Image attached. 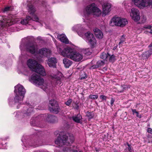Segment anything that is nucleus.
Returning a JSON list of instances; mask_svg holds the SVG:
<instances>
[{"label":"nucleus","instance_id":"48","mask_svg":"<svg viewBox=\"0 0 152 152\" xmlns=\"http://www.w3.org/2000/svg\"><path fill=\"white\" fill-rule=\"evenodd\" d=\"M40 2H41V4H42L44 6H46V2L45 1H42V0H41V1H40Z\"/></svg>","mask_w":152,"mask_h":152},{"label":"nucleus","instance_id":"43","mask_svg":"<svg viewBox=\"0 0 152 152\" xmlns=\"http://www.w3.org/2000/svg\"><path fill=\"white\" fill-rule=\"evenodd\" d=\"M99 67V65H97V64L94 65L91 67L90 68V69H94L98 68Z\"/></svg>","mask_w":152,"mask_h":152},{"label":"nucleus","instance_id":"22","mask_svg":"<svg viewBox=\"0 0 152 152\" xmlns=\"http://www.w3.org/2000/svg\"><path fill=\"white\" fill-rule=\"evenodd\" d=\"M73 120L75 122L79 123H80L82 117L80 114H78L76 115L73 116L72 117Z\"/></svg>","mask_w":152,"mask_h":152},{"label":"nucleus","instance_id":"54","mask_svg":"<svg viewBox=\"0 0 152 152\" xmlns=\"http://www.w3.org/2000/svg\"><path fill=\"white\" fill-rule=\"evenodd\" d=\"M2 42V37L0 36V42Z\"/></svg>","mask_w":152,"mask_h":152},{"label":"nucleus","instance_id":"23","mask_svg":"<svg viewBox=\"0 0 152 152\" xmlns=\"http://www.w3.org/2000/svg\"><path fill=\"white\" fill-rule=\"evenodd\" d=\"M70 47H67L64 48L63 50L60 47H58L57 48V51L58 52L61 54V55L63 56L64 57H66V56H65L64 55V54H67V53L66 51V49H70Z\"/></svg>","mask_w":152,"mask_h":152},{"label":"nucleus","instance_id":"59","mask_svg":"<svg viewBox=\"0 0 152 152\" xmlns=\"http://www.w3.org/2000/svg\"><path fill=\"white\" fill-rule=\"evenodd\" d=\"M33 146H36V145H33Z\"/></svg>","mask_w":152,"mask_h":152},{"label":"nucleus","instance_id":"7","mask_svg":"<svg viewBox=\"0 0 152 152\" xmlns=\"http://www.w3.org/2000/svg\"><path fill=\"white\" fill-rule=\"evenodd\" d=\"M78 34L82 37L88 45L91 46L92 48L94 47L96 45V40L92 33L88 31L83 35L82 33L80 34L78 32Z\"/></svg>","mask_w":152,"mask_h":152},{"label":"nucleus","instance_id":"19","mask_svg":"<svg viewBox=\"0 0 152 152\" xmlns=\"http://www.w3.org/2000/svg\"><path fill=\"white\" fill-rule=\"evenodd\" d=\"M50 111L52 113L57 114L59 112L60 109L58 104H56L53 106H50L49 109Z\"/></svg>","mask_w":152,"mask_h":152},{"label":"nucleus","instance_id":"50","mask_svg":"<svg viewBox=\"0 0 152 152\" xmlns=\"http://www.w3.org/2000/svg\"><path fill=\"white\" fill-rule=\"evenodd\" d=\"M147 32H148L151 34H152V29H151L147 30H146Z\"/></svg>","mask_w":152,"mask_h":152},{"label":"nucleus","instance_id":"12","mask_svg":"<svg viewBox=\"0 0 152 152\" xmlns=\"http://www.w3.org/2000/svg\"><path fill=\"white\" fill-rule=\"evenodd\" d=\"M40 21L38 17L36 15H34L32 17L29 16H26V19L21 20V23L23 25L28 24L30 25L34 21L40 22Z\"/></svg>","mask_w":152,"mask_h":152},{"label":"nucleus","instance_id":"27","mask_svg":"<svg viewBox=\"0 0 152 152\" xmlns=\"http://www.w3.org/2000/svg\"><path fill=\"white\" fill-rule=\"evenodd\" d=\"M110 55L108 53L102 52L100 55V58L104 60H106Z\"/></svg>","mask_w":152,"mask_h":152},{"label":"nucleus","instance_id":"42","mask_svg":"<svg viewBox=\"0 0 152 152\" xmlns=\"http://www.w3.org/2000/svg\"><path fill=\"white\" fill-rule=\"evenodd\" d=\"M104 64L103 61L100 60L97 62L96 64L97 65H99V67L100 66L103 65Z\"/></svg>","mask_w":152,"mask_h":152},{"label":"nucleus","instance_id":"35","mask_svg":"<svg viewBox=\"0 0 152 152\" xmlns=\"http://www.w3.org/2000/svg\"><path fill=\"white\" fill-rule=\"evenodd\" d=\"M86 116L89 119H91L93 117L94 115L93 113L92 112L91 113L89 112H88L86 113Z\"/></svg>","mask_w":152,"mask_h":152},{"label":"nucleus","instance_id":"53","mask_svg":"<svg viewBox=\"0 0 152 152\" xmlns=\"http://www.w3.org/2000/svg\"><path fill=\"white\" fill-rule=\"evenodd\" d=\"M147 137H148V138H152V135H150L149 134H148V135H147Z\"/></svg>","mask_w":152,"mask_h":152},{"label":"nucleus","instance_id":"33","mask_svg":"<svg viewBox=\"0 0 152 152\" xmlns=\"http://www.w3.org/2000/svg\"><path fill=\"white\" fill-rule=\"evenodd\" d=\"M83 52L85 54L88 55L91 54V49L89 48L85 49L83 50Z\"/></svg>","mask_w":152,"mask_h":152},{"label":"nucleus","instance_id":"38","mask_svg":"<svg viewBox=\"0 0 152 152\" xmlns=\"http://www.w3.org/2000/svg\"><path fill=\"white\" fill-rule=\"evenodd\" d=\"M145 53H146V54L147 55V56L148 58L152 54V49H151L149 50L145 51Z\"/></svg>","mask_w":152,"mask_h":152},{"label":"nucleus","instance_id":"26","mask_svg":"<svg viewBox=\"0 0 152 152\" xmlns=\"http://www.w3.org/2000/svg\"><path fill=\"white\" fill-rule=\"evenodd\" d=\"M28 6V11L29 13L32 15H33L36 11L35 8L32 5H29Z\"/></svg>","mask_w":152,"mask_h":152},{"label":"nucleus","instance_id":"56","mask_svg":"<svg viewBox=\"0 0 152 152\" xmlns=\"http://www.w3.org/2000/svg\"><path fill=\"white\" fill-rule=\"evenodd\" d=\"M20 48L21 50H22L21 46H20Z\"/></svg>","mask_w":152,"mask_h":152},{"label":"nucleus","instance_id":"6","mask_svg":"<svg viewBox=\"0 0 152 152\" xmlns=\"http://www.w3.org/2000/svg\"><path fill=\"white\" fill-rule=\"evenodd\" d=\"M83 13L85 16L86 17L92 13L94 15L99 16L101 14V12L99 9L96 6L95 4L93 3L87 6Z\"/></svg>","mask_w":152,"mask_h":152},{"label":"nucleus","instance_id":"45","mask_svg":"<svg viewBox=\"0 0 152 152\" xmlns=\"http://www.w3.org/2000/svg\"><path fill=\"white\" fill-rule=\"evenodd\" d=\"M72 102V100L69 99L66 102H65V104L67 106H69Z\"/></svg>","mask_w":152,"mask_h":152},{"label":"nucleus","instance_id":"49","mask_svg":"<svg viewBox=\"0 0 152 152\" xmlns=\"http://www.w3.org/2000/svg\"><path fill=\"white\" fill-rule=\"evenodd\" d=\"M148 133L152 134V129L151 128H148L147 129Z\"/></svg>","mask_w":152,"mask_h":152},{"label":"nucleus","instance_id":"36","mask_svg":"<svg viewBox=\"0 0 152 152\" xmlns=\"http://www.w3.org/2000/svg\"><path fill=\"white\" fill-rule=\"evenodd\" d=\"M58 104L56 101L54 99H51L50 100L49 104L51 105V106H53L55 104Z\"/></svg>","mask_w":152,"mask_h":152},{"label":"nucleus","instance_id":"25","mask_svg":"<svg viewBox=\"0 0 152 152\" xmlns=\"http://www.w3.org/2000/svg\"><path fill=\"white\" fill-rule=\"evenodd\" d=\"M82 28V27L81 26V25L80 24H79L74 26L73 27L72 29L73 31L77 32L78 34V32L80 34L82 33L79 31H80Z\"/></svg>","mask_w":152,"mask_h":152},{"label":"nucleus","instance_id":"20","mask_svg":"<svg viewBox=\"0 0 152 152\" xmlns=\"http://www.w3.org/2000/svg\"><path fill=\"white\" fill-rule=\"evenodd\" d=\"M57 37L58 39L63 43L66 44H69V41L64 34H58Z\"/></svg>","mask_w":152,"mask_h":152},{"label":"nucleus","instance_id":"29","mask_svg":"<svg viewBox=\"0 0 152 152\" xmlns=\"http://www.w3.org/2000/svg\"><path fill=\"white\" fill-rule=\"evenodd\" d=\"M129 1H126L124 2L122 4L124 5L126 8H127L129 7H130L132 6V3H129Z\"/></svg>","mask_w":152,"mask_h":152},{"label":"nucleus","instance_id":"8","mask_svg":"<svg viewBox=\"0 0 152 152\" xmlns=\"http://www.w3.org/2000/svg\"><path fill=\"white\" fill-rule=\"evenodd\" d=\"M66 51L68 54H64V55L66 56V57L75 61H80L83 58V56L81 54L75 51L72 48H70V49H66Z\"/></svg>","mask_w":152,"mask_h":152},{"label":"nucleus","instance_id":"18","mask_svg":"<svg viewBox=\"0 0 152 152\" xmlns=\"http://www.w3.org/2000/svg\"><path fill=\"white\" fill-rule=\"evenodd\" d=\"M111 5L110 4L106 3L103 6V16H104L111 10Z\"/></svg>","mask_w":152,"mask_h":152},{"label":"nucleus","instance_id":"58","mask_svg":"<svg viewBox=\"0 0 152 152\" xmlns=\"http://www.w3.org/2000/svg\"><path fill=\"white\" fill-rule=\"evenodd\" d=\"M115 48H113V50H115Z\"/></svg>","mask_w":152,"mask_h":152},{"label":"nucleus","instance_id":"4","mask_svg":"<svg viewBox=\"0 0 152 152\" xmlns=\"http://www.w3.org/2000/svg\"><path fill=\"white\" fill-rule=\"evenodd\" d=\"M27 64L31 70L42 76L46 75V73L44 67L35 60L29 59L27 61Z\"/></svg>","mask_w":152,"mask_h":152},{"label":"nucleus","instance_id":"1","mask_svg":"<svg viewBox=\"0 0 152 152\" xmlns=\"http://www.w3.org/2000/svg\"><path fill=\"white\" fill-rule=\"evenodd\" d=\"M74 140V138L72 135L69 136L65 135L58 137L55 143L59 146H62L64 145L67 146L63 148V152H78L79 149L76 146L70 145Z\"/></svg>","mask_w":152,"mask_h":152},{"label":"nucleus","instance_id":"30","mask_svg":"<svg viewBox=\"0 0 152 152\" xmlns=\"http://www.w3.org/2000/svg\"><path fill=\"white\" fill-rule=\"evenodd\" d=\"M80 76L81 79H83L87 77L86 74L83 71H81L80 73Z\"/></svg>","mask_w":152,"mask_h":152},{"label":"nucleus","instance_id":"9","mask_svg":"<svg viewBox=\"0 0 152 152\" xmlns=\"http://www.w3.org/2000/svg\"><path fill=\"white\" fill-rule=\"evenodd\" d=\"M127 20L125 18L119 17H113L110 20V25L111 26L114 25L121 27H123L128 23Z\"/></svg>","mask_w":152,"mask_h":152},{"label":"nucleus","instance_id":"57","mask_svg":"<svg viewBox=\"0 0 152 152\" xmlns=\"http://www.w3.org/2000/svg\"><path fill=\"white\" fill-rule=\"evenodd\" d=\"M17 108H18V109L19 108V107H18V106H17Z\"/></svg>","mask_w":152,"mask_h":152},{"label":"nucleus","instance_id":"3","mask_svg":"<svg viewBox=\"0 0 152 152\" xmlns=\"http://www.w3.org/2000/svg\"><path fill=\"white\" fill-rule=\"evenodd\" d=\"M32 82L36 86H42L41 88L45 91H47L51 86L49 81H44V80L36 74H33L31 76Z\"/></svg>","mask_w":152,"mask_h":152},{"label":"nucleus","instance_id":"47","mask_svg":"<svg viewBox=\"0 0 152 152\" xmlns=\"http://www.w3.org/2000/svg\"><path fill=\"white\" fill-rule=\"evenodd\" d=\"M151 27H152V26H151L147 25V26H145L144 28H145L147 29V30H149V29H151Z\"/></svg>","mask_w":152,"mask_h":152},{"label":"nucleus","instance_id":"55","mask_svg":"<svg viewBox=\"0 0 152 152\" xmlns=\"http://www.w3.org/2000/svg\"><path fill=\"white\" fill-rule=\"evenodd\" d=\"M152 47V43H151L148 46L149 47Z\"/></svg>","mask_w":152,"mask_h":152},{"label":"nucleus","instance_id":"24","mask_svg":"<svg viewBox=\"0 0 152 152\" xmlns=\"http://www.w3.org/2000/svg\"><path fill=\"white\" fill-rule=\"evenodd\" d=\"M63 63L66 68H69L72 63V62L67 58H64L63 60Z\"/></svg>","mask_w":152,"mask_h":152},{"label":"nucleus","instance_id":"39","mask_svg":"<svg viewBox=\"0 0 152 152\" xmlns=\"http://www.w3.org/2000/svg\"><path fill=\"white\" fill-rule=\"evenodd\" d=\"M125 36L124 35H123L121 39V41L119 43L118 45L120 46V47L121 46V43H122L124 42L125 40Z\"/></svg>","mask_w":152,"mask_h":152},{"label":"nucleus","instance_id":"44","mask_svg":"<svg viewBox=\"0 0 152 152\" xmlns=\"http://www.w3.org/2000/svg\"><path fill=\"white\" fill-rule=\"evenodd\" d=\"M99 97L100 99H102L103 100H106L107 97L103 95H101Z\"/></svg>","mask_w":152,"mask_h":152},{"label":"nucleus","instance_id":"21","mask_svg":"<svg viewBox=\"0 0 152 152\" xmlns=\"http://www.w3.org/2000/svg\"><path fill=\"white\" fill-rule=\"evenodd\" d=\"M94 31L96 37L99 39H102L103 37V34L102 31L98 28H96L94 30Z\"/></svg>","mask_w":152,"mask_h":152},{"label":"nucleus","instance_id":"52","mask_svg":"<svg viewBox=\"0 0 152 152\" xmlns=\"http://www.w3.org/2000/svg\"><path fill=\"white\" fill-rule=\"evenodd\" d=\"M36 143L37 145V144L39 145V144H41L40 143V141H39V140H37V141L36 142Z\"/></svg>","mask_w":152,"mask_h":152},{"label":"nucleus","instance_id":"10","mask_svg":"<svg viewBox=\"0 0 152 152\" xmlns=\"http://www.w3.org/2000/svg\"><path fill=\"white\" fill-rule=\"evenodd\" d=\"M51 50L46 48H42L38 51L36 58L38 61H41V58L45 57H48L50 55Z\"/></svg>","mask_w":152,"mask_h":152},{"label":"nucleus","instance_id":"28","mask_svg":"<svg viewBox=\"0 0 152 152\" xmlns=\"http://www.w3.org/2000/svg\"><path fill=\"white\" fill-rule=\"evenodd\" d=\"M120 88L121 89L118 91L120 93L123 92L125 90L128 89V88H130V87L127 85L121 86Z\"/></svg>","mask_w":152,"mask_h":152},{"label":"nucleus","instance_id":"14","mask_svg":"<svg viewBox=\"0 0 152 152\" xmlns=\"http://www.w3.org/2000/svg\"><path fill=\"white\" fill-rule=\"evenodd\" d=\"M51 76L53 81L56 84L59 86L62 85L61 83V79L62 76L61 73L58 72L56 75H51Z\"/></svg>","mask_w":152,"mask_h":152},{"label":"nucleus","instance_id":"34","mask_svg":"<svg viewBox=\"0 0 152 152\" xmlns=\"http://www.w3.org/2000/svg\"><path fill=\"white\" fill-rule=\"evenodd\" d=\"M109 57V61L110 62H113L115 60V57L113 55L108 56Z\"/></svg>","mask_w":152,"mask_h":152},{"label":"nucleus","instance_id":"60","mask_svg":"<svg viewBox=\"0 0 152 152\" xmlns=\"http://www.w3.org/2000/svg\"><path fill=\"white\" fill-rule=\"evenodd\" d=\"M151 142L152 143V140L151 141Z\"/></svg>","mask_w":152,"mask_h":152},{"label":"nucleus","instance_id":"41","mask_svg":"<svg viewBox=\"0 0 152 152\" xmlns=\"http://www.w3.org/2000/svg\"><path fill=\"white\" fill-rule=\"evenodd\" d=\"M132 111L134 115L135 113L137 117L141 118V115H139L138 112H137L135 109H132Z\"/></svg>","mask_w":152,"mask_h":152},{"label":"nucleus","instance_id":"16","mask_svg":"<svg viewBox=\"0 0 152 152\" xmlns=\"http://www.w3.org/2000/svg\"><path fill=\"white\" fill-rule=\"evenodd\" d=\"M57 60L54 57L49 58L46 60V63L50 67H56Z\"/></svg>","mask_w":152,"mask_h":152},{"label":"nucleus","instance_id":"17","mask_svg":"<svg viewBox=\"0 0 152 152\" xmlns=\"http://www.w3.org/2000/svg\"><path fill=\"white\" fill-rule=\"evenodd\" d=\"M33 108L32 106L27 105L24 107L23 113L26 115L29 116L33 112Z\"/></svg>","mask_w":152,"mask_h":152},{"label":"nucleus","instance_id":"31","mask_svg":"<svg viewBox=\"0 0 152 152\" xmlns=\"http://www.w3.org/2000/svg\"><path fill=\"white\" fill-rule=\"evenodd\" d=\"M126 150H128L130 152H132L133 151V148L131 145L127 143V146L126 147Z\"/></svg>","mask_w":152,"mask_h":152},{"label":"nucleus","instance_id":"5","mask_svg":"<svg viewBox=\"0 0 152 152\" xmlns=\"http://www.w3.org/2000/svg\"><path fill=\"white\" fill-rule=\"evenodd\" d=\"M45 120L46 121L51 123H55L58 121L57 118L54 115H49L48 114H41L35 118V120L33 119H31L30 121V124L33 126H35L36 122L40 120Z\"/></svg>","mask_w":152,"mask_h":152},{"label":"nucleus","instance_id":"15","mask_svg":"<svg viewBox=\"0 0 152 152\" xmlns=\"http://www.w3.org/2000/svg\"><path fill=\"white\" fill-rule=\"evenodd\" d=\"M130 15L132 19L134 21H138L140 19L139 11L135 8H132L131 10Z\"/></svg>","mask_w":152,"mask_h":152},{"label":"nucleus","instance_id":"32","mask_svg":"<svg viewBox=\"0 0 152 152\" xmlns=\"http://www.w3.org/2000/svg\"><path fill=\"white\" fill-rule=\"evenodd\" d=\"M13 9V7L11 6L7 7L4 8L3 10V12H6L8 11L12 10Z\"/></svg>","mask_w":152,"mask_h":152},{"label":"nucleus","instance_id":"2","mask_svg":"<svg viewBox=\"0 0 152 152\" xmlns=\"http://www.w3.org/2000/svg\"><path fill=\"white\" fill-rule=\"evenodd\" d=\"M15 88L14 92L16 94L15 96L14 99L12 97H10L9 98V103L11 105L15 104H18V105L21 104L26 93V90L24 87L20 84L15 86Z\"/></svg>","mask_w":152,"mask_h":152},{"label":"nucleus","instance_id":"13","mask_svg":"<svg viewBox=\"0 0 152 152\" xmlns=\"http://www.w3.org/2000/svg\"><path fill=\"white\" fill-rule=\"evenodd\" d=\"M14 23V22L8 17L2 16L1 20H0V29H2L6 26H9Z\"/></svg>","mask_w":152,"mask_h":152},{"label":"nucleus","instance_id":"11","mask_svg":"<svg viewBox=\"0 0 152 152\" xmlns=\"http://www.w3.org/2000/svg\"><path fill=\"white\" fill-rule=\"evenodd\" d=\"M27 52L34 55L36 57L38 51L37 45L35 43L28 42L26 46Z\"/></svg>","mask_w":152,"mask_h":152},{"label":"nucleus","instance_id":"40","mask_svg":"<svg viewBox=\"0 0 152 152\" xmlns=\"http://www.w3.org/2000/svg\"><path fill=\"white\" fill-rule=\"evenodd\" d=\"M146 53L144 52L141 55L142 58L143 59H147L148 58L147 56V55L146 54Z\"/></svg>","mask_w":152,"mask_h":152},{"label":"nucleus","instance_id":"46","mask_svg":"<svg viewBox=\"0 0 152 152\" xmlns=\"http://www.w3.org/2000/svg\"><path fill=\"white\" fill-rule=\"evenodd\" d=\"M115 102V99L113 98H111L110 101V104L111 106H112L113 105V104Z\"/></svg>","mask_w":152,"mask_h":152},{"label":"nucleus","instance_id":"37","mask_svg":"<svg viewBox=\"0 0 152 152\" xmlns=\"http://www.w3.org/2000/svg\"><path fill=\"white\" fill-rule=\"evenodd\" d=\"M89 98L91 99L94 100V99H97L98 97V95H92V94L90 95L89 96Z\"/></svg>","mask_w":152,"mask_h":152},{"label":"nucleus","instance_id":"51","mask_svg":"<svg viewBox=\"0 0 152 152\" xmlns=\"http://www.w3.org/2000/svg\"><path fill=\"white\" fill-rule=\"evenodd\" d=\"M75 108L76 109H78L79 108V106L77 104H76L75 107Z\"/></svg>","mask_w":152,"mask_h":152}]
</instances>
